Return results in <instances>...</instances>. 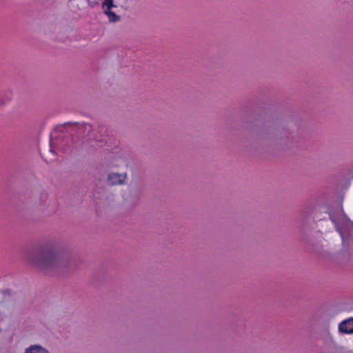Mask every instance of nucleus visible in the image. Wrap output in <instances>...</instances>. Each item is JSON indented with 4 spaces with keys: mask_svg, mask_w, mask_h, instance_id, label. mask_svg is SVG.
<instances>
[{
    "mask_svg": "<svg viewBox=\"0 0 353 353\" xmlns=\"http://www.w3.org/2000/svg\"><path fill=\"white\" fill-rule=\"evenodd\" d=\"M27 259L39 268H53L60 264L61 254L48 247L37 248L28 254Z\"/></svg>",
    "mask_w": 353,
    "mask_h": 353,
    "instance_id": "nucleus-1",
    "label": "nucleus"
},
{
    "mask_svg": "<svg viewBox=\"0 0 353 353\" xmlns=\"http://www.w3.org/2000/svg\"><path fill=\"white\" fill-rule=\"evenodd\" d=\"M339 330L344 334H353V318L342 321L339 325Z\"/></svg>",
    "mask_w": 353,
    "mask_h": 353,
    "instance_id": "nucleus-2",
    "label": "nucleus"
},
{
    "mask_svg": "<svg viewBox=\"0 0 353 353\" xmlns=\"http://www.w3.org/2000/svg\"><path fill=\"white\" fill-rule=\"evenodd\" d=\"M127 178L126 174L111 173L108 178V183L110 185L122 184Z\"/></svg>",
    "mask_w": 353,
    "mask_h": 353,
    "instance_id": "nucleus-3",
    "label": "nucleus"
},
{
    "mask_svg": "<svg viewBox=\"0 0 353 353\" xmlns=\"http://www.w3.org/2000/svg\"><path fill=\"white\" fill-rule=\"evenodd\" d=\"M26 353H48V351L40 345H32L28 348Z\"/></svg>",
    "mask_w": 353,
    "mask_h": 353,
    "instance_id": "nucleus-4",
    "label": "nucleus"
},
{
    "mask_svg": "<svg viewBox=\"0 0 353 353\" xmlns=\"http://www.w3.org/2000/svg\"><path fill=\"white\" fill-rule=\"evenodd\" d=\"M104 13L108 17V19L111 22H116L120 19L119 16L111 11V10H105Z\"/></svg>",
    "mask_w": 353,
    "mask_h": 353,
    "instance_id": "nucleus-5",
    "label": "nucleus"
},
{
    "mask_svg": "<svg viewBox=\"0 0 353 353\" xmlns=\"http://www.w3.org/2000/svg\"><path fill=\"white\" fill-rule=\"evenodd\" d=\"M114 7L113 4V0H103L102 3V8L103 10H111L112 8Z\"/></svg>",
    "mask_w": 353,
    "mask_h": 353,
    "instance_id": "nucleus-6",
    "label": "nucleus"
}]
</instances>
